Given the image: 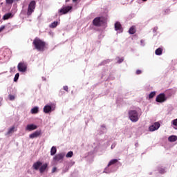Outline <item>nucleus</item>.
Here are the masks:
<instances>
[{"instance_id":"f257e3e1","label":"nucleus","mask_w":177,"mask_h":177,"mask_svg":"<svg viewBox=\"0 0 177 177\" xmlns=\"http://www.w3.org/2000/svg\"><path fill=\"white\" fill-rule=\"evenodd\" d=\"M32 45H34L35 48L37 49L39 52H44L46 49V42L44 40L36 37L33 40Z\"/></svg>"},{"instance_id":"f03ea898","label":"nucleus","mask_w":177,"mask_h":177,"mask_svg":"<svg viewBox=\"0 0 177 177\" xmlns=\"http://www.w3.org/2000/svg\"><path fill=\"white\" fill-rule=\"evenodd\" d=\"M129 118L132 122H138L139 121V113L137 111L131 110L129 111Z\"/></svg>"},{"instance_id":"7ed1b4c3","label":"nucleus","mask_w":177,"mask_h":177,"mask_svg":"<svg viewBox=\"0 0 177 177\" xmlns=\"http://www.w3.org/2000/svg\"><path fill=\"white\" fill-rule=\"evenodd\" d=\"M36 5L37 3H35V1H32L29 3L27 10V16H31L32 13H34Z\"/></svg>"},{"instance_id":"20e7f679","label":"nucleus","mask_w":177,"mask_h":177,"mask_svg":"<svg viewBox=\"0 0 177 177\" xmlns=\"http://www.w3.org/2000/svg\"><path fill=\"white\" fill-rule=\"evenodd\" d=\"M167 99L165 93H160L156 96V102L158 103H164V102H167Z\"/></svg>"},{"instance_id":"39448f33","label":"nucleus","mask_w":177,"mask_h":177,"mask_svg":"<svg viewBox=\"0 0 177 177\" xmlns=\"http://www.w3.org/2000/svg\"><path fill=\"white\" fill-rule=\"evenodd\" d=\"M17 68L20 73H26L27 71V64L26 62H19Z\"/></svg>"},{"instance_id":"423d86ee","label":"nucleus","mask_w":177,"mask_h":177,"mask_svg":"<svg viewBox=\"0 0 177 177\" xmlns=\"http://www.w3.org/2000/svg\"><path fill=\"white\" fill-rule=\"evenodd\" d=\"M63 158H64V154L58 153L54 156L53 161H55V162H62Z\"/></svg>"},{"instance_id":"0eeeda50","label":"nucleus","mask_w":177,"mask_h":177,"mask_svg":"<svg viewBox=\"0 0 177 177\" xmlns=\"http://www.w3.org/2000/svg\"><path fill=\"white\" fill-rule=\"evenodd\" d=\"M71 9H73V7L68 6H65V7L61 8L59 10V12L61 15H66V14L68 13V12H70V10H71Z\"/></svg>"},{"instance_id":"6e6552de","label":"nucleus","mask_w":177,"mask_h":177,"mask_svg":"<svg viewBox=\"0 0 177 177\" xmlns=\"http://www.w3.org/2000/svg\"><path fill=\"white\" fill-rule=\"evenodd\" d=\"M102 23H103V21H102L101 17H96L93 20V24L95 27H100V26H102Z\"/></svg>"},{"instance_id":"1a4fd4ad","label":"nucleus","mask_w":177,"mask_h":177,"mask_svg":"<svg viewBox=\"0 0 177 177\" xmlns=\"http://www.w3.org/2000/svg\"><path fill=\"white\" fill-rule=\"evenodd\" d=\"M160 128V122H156L153 124H152L151 127H149V129L150 132H153V131H157Z\"/></svg>"},{"instance_id":"9d476101","label":"nucleus","mask_w":177,"mask_h":177,"mask_svg":"<svg viewBox=\"0 0 177 177\" xmlns=\"http://www.w3.org/2000/svg\"><path fill=\"white\" fill-rule=\"evenodd\" d=\"M37 128H38V127H37L35 124H28L26 127V131H35V129H37Z\"/></svg>"},{"instance_id":"9b49d317","label":"nucleus","mask_w":177,"mask_h":177,"mask_svg":"<svg viewBox=\"0 0 177 177\" xmlns=\"http://www.w3.org/2000/svg\"><path fill=\"white\" fill-rule=\"evenodd\" d=\"M39 135H41V131H36L34 133H32V134H30L29 136V138L30 139H34L35 138H38V136H39Z\"/></svg>"},{"instance_id":"f8f14e48","label":"nucleus","mask_w":177,"mask_h":177,"mask_svg":"<svg viewBox=\"0 0 177 177\" xmlns=\"http://www.w3.org/2000/svg\"><path fill=\"white\" fill-rule=\"evenodd\" d=\"M42 163L40 161H37L33 164L32 168L35 169V171H38V169H39Z\"/></svg>"},{"instance_id":"ddd939ff","label":"nucleus","mask_w":177,"mask_h":177,"mask_svg":"<svg viewBox=\"0 0 177 177\" xmlns=\"http://www.w3.org/2000/svg\"><path fill=\"white\" fill-rule=\"evenodd\" d=\"M46 168H48V165L46 163L41 165L39 169L40 174H44V172L46 171Z\"/></svg>"},{"instance_id":"4468645a","label":"nucleus","mask_w":177,"mask_h":177,"mask_svg":"<svg viewBox=\"0 0 177 177\" xmlns=\"http://www.w3.org/2000/svg\"><path fill=\"white\" fill-rule=\"evenodd\" d=\"M50 111H52V106H50V105H46L44 107V113H45L46 114L50 113Z\"/></svg>"},{"instance_id":"2eb2a0df","label":"nucleus","mask_w":177,"mask_h":177,"mask_svg":"<svg viewBox=\"0 0 177 177\" xmlns=\"http://www.w3.org/2000/svg\"><path fill=\"white\" fill-rule=\"evenodd\" d=\"M12 17H13V15L11 12H8L3 15V20H9V19H12Z\"/></svg>"},{"instance_id":"dca6fc26","label":"nucleus","mask_w":177,"mask_h":177,"mask_svg":"<svg viewBox=\"0 0 177 177\" xmlns=\"http://www.w3.org/2000/svg\"><path fill=\"white\" fill-rule=\"evenodd\" d=\"M115 31H120L122 30V26H121V24L120 22H116L115 24Z\"/></svg>"},{"instance_id":"f3484780","label":"nucleus","mask_w":177,"mask_h":177,"mask_svg":"<svg viewBox=\"0 0 177 177\" xmlns=\"http://www.w3.org/2000/svg\"><path fill=\"white\" fill-rule=\"evenodd\" d=\"M15 131H17V130H15V126H13L8 129V131L6 133V136H8V135H12V133H13Z\"/></svg>"},{"instance_id":"a211bd4d","label":"nucleus","mask_w":177,"mask_h":177,"mask_svg":"<svg viewBox=\"0 0 177 177\" xmlns=\"http://www.w3.org/2000/svg\"><path fill=\"white\" fill-rule=\"evenodd\" d=\"M39 111V109L38 108V106H35L34 108H32L30 111V113L32 114H38V112Z\"/></svg>"},{"instance_id":"6ab92c4d","label":"nucleus","mask_w":177,"mask_h":177,"mask_svg":"<svg viewBox=\"0 0 177 177\" xmlns=\"http://www.w3.org/2000/svg\"><path fill=\"white\" fill-rule=\"evenodd\" d=\"M135 32H136V28L135 26H131L129 30V33L133 35Z\"/></svg>"},{"instance_id":"aec40b11","label":"nucleus","mask_w":177,"mask_h":177,"mask_svg":"<svg viewBox=\"0 0 177 177\" xmlns=\"http://www.w3.org/2000/svg\"><path fill=\"white\" fill-rule=\"evenodd\" d=\"M155 53L156 55H157L158 56H160L161 55H162V48H158L155 50Z\"/></svg>"},{"instance_id":"412c9836","label":"nucleus","mask_w":177,"mask_h":177,"mask_svg":"<svg viewBox=\"0 0 177 177\" xmlns=\"http://www.w3.org/2000/svg\"><path fill=\"white\" fill-rule=\"evenodd\" d=\"M169 142H176L177 136H171L168 138Z\"/></svg>"},{"instance_id":"4be33fe9","label":"nucleus","mask_w":177,"mask_h":177,"mask_svg":"<svg viewBox=\"0 0 177 177\" xmlns=\"http://www.w3.org/2000/svg\"><path fill=\"white\" fill-rule=\"evenodd\" d=\"M57 151V149H56V147H52L50 149V156H55Z\"/></svg>"},{"instance_id":"5701e85b","label":"nucleus","mask_w":177,"mask_h":177,"mask_svg":"<svg viewBox=\"0 0 177 177\" xmlns=\"http://www.w3.org/2000/svg\"><path fill=\"white\" fill-rule=\"evenodd\" d=\"M117 162H118V160L113 159L109 162L108 167H111V165H114V164H117Z\"/></svg>"},{"instance_id":"b1692460","label":"nucleus","mask_w":177,"mask_h":177,"mask_svg":"<svg viewBox=\"0 0 177 177\" xmlns=\"http://www.w3.org/2000/svg\"><path fill=\"white\" fill-rule=\"evenodd\" d=\"M57 24H59V22L54 21L51 24H50L49 27L50 28H56V27H57Z\"/></svg>"},{"instance_id":"393cba45","label":"nucleus","mask_w":177,"mask_h":177,"mask_svg":"<svg viewBox=\"0 0 177 177\" xmlns=\"http://www.w3.org/2000/svg\"><path fill=\"white\" fill-rule=\"evenodd\" d=\"M73 151H69L67 153V154L66 155V158H71V157H73Z\"/></svg>"},{"instance_id":"a878e982","label":"nucleus","mask_w":177,"mask_h":177,"mask_svg":"<svg viewBox=\"0 0 177 177\" xmlns=\"http://www.w3.org/2000/svg\"><path fill=\"white\" fill-rule=\"evenodd\" d=\"M154 96H156V91H152L150 93L149 97V99H153Z\"/></svg>"},{"instance_id":"bb28decb","label":"nucleus","mask_w":177,"mask_h":177,"mask_svg":"<svg viewBox=\"0 0 177 177\" xmlns=\"http://www.w3.org/2000/svg\"><path fill=\"white\" fill-rule=\"evenodd\" d=\"M19 77H20V74L16 73L15 77H14V82H17V80H19Z\"/></svg>"},{"instance_id":"cd10ccee","label":"nucleus","mask_w":177,"mask_h":177,"mask_svg":"<svg viewBox=\"0 0 177 177\" xmlns=\"http://www.w3.org/2000/svg\"><path fill=\"white\" fill-rule=\"evenodd\" d=\"M13 2H14V0H6V3H7V5H12Z\"/></svg>"},{"instance_id":"c85d7f7f","label":"nucleus","mask_w":177,"mask_h":177,"mask_svg":"<svg viewBox=\"0 0 177 177\" xmlns=\"http://www.w3.org/2000/svg\"><path fill=\"white\" fill-rule=\"evenodd\" d=\"M172 124L174 125V127H177V119L172 120Z\"/></svg>"},{"instance_id":"c756f323","label":"nucleus","mask_w":177,"mask_h":177,"mask_svg":"<svg viewBox=\"0 0 177 177\" xmlns=\"http://www.w3.org/2000/svg\"><path fill=\"white\" fill-rule=\"evenodd\" d=\"M118 63H122L124 62V57L118 58Z\"/></svg>"},{"instance_id":"7c9ffc66","label":"nucleus","mask_w":177,"mask_h":177,"mask_svg":"<svg viewBox=\"0 0 177 177\" xmlns=\"http://www.w3.org/2000/svg\"><path fill=\"white\" fill-rule=\"evenodd\" d=\"M10 100H15V95H9Z\"/></svg>"},{"instance_id":"2f4dec72","label":"nucleus","mask_w":177,"mask_h":177,"mask_svg":"<svg viewBox=\"0 0 177 177\" xmlns=\"http://www.w3.org/2000/svg\"><path fill=\"white\" fill-rule=\"evenodd\" d=\"M63 88H64V91H66V92H68V86H64L63 87Z\"/></svg>"},{"instance_id":"473e14b6","label":"nucleus","mask_w":177,"mask_h":177,"mask_svg":"<svg viewBox=\"0 0 177 177\" xmlns=\"http://www.w3.org/2000/svg\"><path fill=\"white\" fill-rule=\"evenodd\" d=\"M136 74H137V75H139L142 74V71L140 70H137Z\"/></svg>"},{"instance_id":"72a5a7b5","label":"nucleus","mask_w":177,"mask_h":177,"mask_svg":"<svg viewBox=\"0 0 177 177\" xmlns=\"http://www.w3.org/2000/svg\"><path fill=\"white\" fill-rule=\"evenodd\" d=\"M3 30H5V26H1L0 28V32H2V31H3Z\"/></svg>"},{"instance_id":"f704fd0d","label":"nucleus","mask_w":177,"mask_h":177,"mask_svg":"<svg viewBox=\"0 0 177 177\" xmlns=\"http://www.w3.org/2000/svg\"><path fill=\"white\" fill-rule=\"evenodd\" d=\"M57 168L54 167V168L52 169V173H53V174L55 173V171H57Z\"/></svg>"},{"instance_id":"c9c22d12","label":"nucleus","mask_w":177,"mask_h":177,"mask_svg":"<svg viewBox=\"0 0 177 177\" xmlns=\"http://www.w3.org/2000/svg\"><path fill=\"white\" fill-rule=\"evenodd\" d=\"M165 172V169L160 170V174H164Z\"/></svg>"},{"instance_id":"e433bc0d","label":"nucleus","mask_w":177,"mask_h":177,"mask_svg":"<svg viewBox=\"0 0 177 177\" xmlns=\"http://www.w3.org/2000/svg\"><path fill=\"white\" fill-rule=\"evenodd\" d=\"M73 2H77V0H73Z\"/></svg>"},{"instance_id":"4c0bfd02","label":"nucleus","mask_w":177,"mask_h":177,"mask_svg":"<svg viewBox=\"0 0 177 177\" xmlns=\"http://www.w3.org/2000/svg\"><path fill=\"white\" fill-rule=\"evenodd\" d=\"M68 1H70V0H66V2H68Z\"/></svg>"},{"instance_id":"58836bf2","label":"nucleus","mask_w":177,"mask_h":177,"mask_svg":"<svg viewBox=\"0 0 177 177\" xmlns=\"http://www.w3.org/2000/svg\"><path fill=\"white\" fill-rule=\"evenodd\" d=\"M142 1H144V2H146V1H147V0H142Z\"/></svg>"},{"instance_id":"ea45409f","label":"nucleus","mask_w":177,"mask_h":177,"mask_svg":"<svg viewBox=\"0 0 177 177\" xmlns=\"http://www.w3.org/2000/svg\"><path fill=\"white\" fill-rule=\"evenodd\" d=\"M141 42H143V40H141Z\"/></svg>"}]
</instances>
